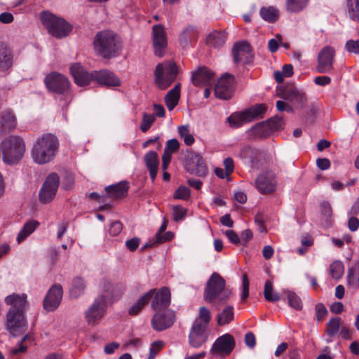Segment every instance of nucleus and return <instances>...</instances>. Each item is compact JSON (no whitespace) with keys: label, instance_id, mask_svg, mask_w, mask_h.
<instances>
[{"label":"nucleus","instance_id":"obj_62","mask_svg":"<svg viewBox=\"0 0 359 359\" xmlns=\"http://www.w3.org/2000/svg\"><path fill=\"white\" fill-rule=\"evenodd\" d=\"M266 122L270 123V126L273 130H277L282 126L283 118L280 116H275Z\"/></svg>","mask_w":359,"mask_h":359},{"label":"nucleus","instance_id":"obj_34","mask_svg":"<svg viewBox=\"0 0 359 359\" xmlns=\"http://www.w3.org/2000/svg\"><path fill=\"white\" fill-rule=\"evenodd\" d=\"M257 154V151L250 146H244L239 152V156L244 161V163L250 165L252 168H258L255 162Z\"/></svg>","mask_w":359,"mask_h":359},{"label":"nucleus","instance_id":"obj_1","mask_svg":"<svg viewBox=\"0 0 359 359\" xmlns=\"http://www.w3.org/2000/svg\"><path fill=\"white\" fill-rule=\"evenodd\" d=\"M59 148L57 137L53 134H46L38 137L31 150V156L37 164H45L51 161Z\"/></svg>","mask_w":359,"mask_h":359},{"label":"nucleus","instance_id":"obj_32","mask_svg":"<svg viewBox=\"0 0 359 359\" xmlns=\"http://www.w3.org/2000/svg\"><path fill=\"white\" fill-rule=\"evenodd\" d=\"M181 84L177 83L165 96V102L169 111H172L178 104L180 97Z\"/></svg>","mask_w":359,"mask_h":359},{"label":"nucleus","instance_id":"obj_4","mask_svg":"<svg viewBox=\"0 0 359 359\" xmlns=\"http://www.w3.org/2000/svg\"><path fill=\"white\" fill-rule=\"evenodd\" d=\"M25 151V142L20 136L10 135L1 142L2 160L6 164H17L22 158Z\"/></svg>","mask_w":359,"mask_h":359},{"label":"nucleus","instance_id":"obj_9","mask_svg":"<svg viewBox=\"0 0 359 359\" xmlns=\"http://www.w3.org/2000/svg\"><path fill=\"white\" fill-rule=\"evenodd\" d=\"M277 96L290 102L295 107L299 109L304 108L308 102L306 93L292 84L278 87Z\"/></svg>","mask_w":359,"mask_h":359},{"label":"nucleus","instance_id":"obj_21","mask_svg":"<svg viewBox=\"0 0 359 359\" xmlns=\"http://www.w3.org/2000/svg\"><path fill=\"white\" fill-rule=\"evenodd\" d=\"M62 294V287L60 285H53L44 298L43 303L44 309L48 311H55L61 302Z\"/></svg>","mask_w":359,"mask_h":359},{"label":"nucleus","instance_id":"obj_27","mask_svg":"<svg viewBox=\"0 0 359 359\" xmlns=\"http://www.w3.org/2000/svg\"><path fill=\"white\" fill-rule=\"evenodd\" d=\"M26 294H11L6 297L4 301L7 305H10L9 310H13L16 312L22 311L25 313V309L28 302Z\"/></svg>","mask_w":359,"mask_h":359},{"label":"nucleus","instance_id":"obj_12","mask_svg":"<svg viewBox=\"0 0 359 359\" xmlns=\"http://www.w3.org/2000/svg\"><path fill=\"white\" fill-rule=\"evenodd\" d=\"M44 83L50 92L67 95L69 90V82L63 75L57 72H52L44 78Z\"/></svg>","mask_w":359,"mask_h":359},{"label":"nucleus","instance_id":"obj_33","mask_svg":"<svg viewBox=\"0 0 359 359\" xmlns=\"http://www.w3.org/2000/svg\"><path fill=\"white\" fill-rule=\"evenodd\" d=\"M16 125V116L11 110L7 109L1 113L0 122V132H1L3 129H14L15 128Z\"/></svg>","mask_w":359,"mask_h":359},{"label":"nucleus","instance_id":"obj_15","mask_svg":"<svg viewBox=\"0 0 359 359\" xmlns=\"http://www.w3.org/2000/svg\"><path fill=\"white\" fill-rule=\"evenodd\" d=\"M207 326L199 320H194L189 334V344L194 348H198L206 342L208 337Z\"/></svg>","mask_w":359,"mask_h":359},{"label":"nucleus","instance_id":"obj_54","mask_svg":"<svg viewBox=\"0 0 359 359\" xmlns=\"http://www.w3.org/2000/svg\"><path fill=\"white\" fill-rule=\"evenodd\" d=\"M190 196L189 189L184 186H180L175 193V198L187 200Z\"/></svg>","mask_w":359,"mask_h":359},{"label":"nucleus","instance_id":"obj_7","mask_svg":"<svg viewBox=\"0 0 359 359\" xmlns=\"http://www.w3.org/2000/svg\"><path fill=\"white\" fill-rule=\"evenodd\" d=\"M266 110L264 104H255L243 111L233 113L227 118V122L230 127L237 128L256 118H262Z\"/></svg>","mask_w":359,"mask_h":359},{"label":"nucleus","instance_id":"obj_36","mask_svg":"<svg viewBox=\"0 0 359 359\" xmlns=\"http://www.w3.org/2000/svg\"><path fill=\"white\" fill-rule=\"evenodd\" d=\"M226 41V34L222 32L214 31L206 38V43L210 47L219 48L222 47Z\"/></svg>","mask_w":359,"mask_h":359},{"label":"nucleus","instance_id":"obj_11","mask_svg":"<svg viewBox=\"0 0 359 359\" xmlns=\"http://www.w3.org/2000/svg\"><path fill=\"white\" fill-rule=\"evenodd\" d=\"M60 184L59 175L50 173L46 178L39 191V200L42 203H48L55 198Z\"/></svg>","mask_w":359,"mask_h":359},{"label":"nucleus","instance_id":"obj_43","mask_svg":"<svg viewBox=\"0 0 359 359\" xmlns=\"http://www.w3.org/2000/svg\"><path fill=\"white\" fill-rule=\"evenodd\" d=\"M309 0H286V10L290 13H298L304 9Z\"/></svg>","mask_w":359,"mask_h":359},{"label":"nucleus","instance_id":"obj_50","mask_svg":"<svg viewBox=\"0 0 359 359\" xmlns=\"http://www.w3.org/2000/svg\"><path fill=\"white\" fill-rule=\"evenodd\" d=\"M210 320L211 316L209 309L205 306L201 307L199 309V317L195 320H199L202 325L208 327Z\"/></svg>","mask_w":359,"mask_h":359},{"label":"nucleus","instance_id":"obj_30","mask_svg":"<svg viewBox=\"0 0 359 359\" xmlns=\"http://www.w3.org/2000/svg\"><path fill=\"white\" fill-rule=\"evenodd\" d=\"M144 161L149 171L151 179L154 181L156 177L159 165L157 153L154 151L147 152L144 156Z\"/></svg>","mask_w":359,"mask_h":359},{"label":"nucleus","instance_id":"obj_45","mask_svg":"<svg viewBox=\"0 0 359 359\" xmlns=\"http://www.w3.org/2000/svg\"><path fill=\"white\" fill-rule=\"evenodd\" d=\"M264 295L268 302H277L280 299V296L273 292V284L271 280H266L264 284Z\"/></svg>","mask_w":359,"mask_h":359},{"label":"nucleus","instance_id":"obj_16","mask_svg":"<svg viewBox=\"0 0 359 359\" xmlns=\"http://www.w3.org/2000/svg\"><path fill=\"white\" fill-rule=\"evenodd\" d=\"M233 62L236 64H250L253 55L250 45L245 41L236 43L232 48Z\"/></svg>","mask_w":359,"mask_h":359},{"label":"nucleus","instance_id":"obj_28","mask_svg":"<svg viewBox=\"0 0 359 359\" xmlns=\"http://www.w3.org/2000/svg\"><path fill=\"white\" fill-rule=\"evenodd\" d=\"M213 73L208 68L203 67L193 72L191 81L194 86H207L210 85L214 80Z\"/></svg>","mask_w":359,"mask_h":359},{"label":"nucleus","instance_id":"obj_42","mask_svg":"<svg viewBox=\"0 0 359 359\" xmlns=\"http://www.w3.org/2000/svg\"><path fill=\"white\" fill-rule=\"evenodd\" d=\"M86 284L84 280L81 278H76L72 280V287L70 288V295L73 298H78L84 292Z\"/></svg>","mask_w":359,"mask_h":359},{"label":"nucleus","instance_id":"obj_64","mask_svg":"<svg viewBox=\"0 0 359 359\" xmlns=\"http://www.w3.org/2000/svg\"><path fill=\"white\" fill-rule=\"evenodd\" d=\"M315 84L320 86H325L331 83V78L327 76H319L314 79Z\"/></svg>","mask_w":359,"mask_h":359},{"label":"nucleus","instance_id":"obj_29","mask_svg":"<svg viewBox=\"0 0 359 359\" xmlns=\"http://www.w3.org/2000/svg\"><path fill=\"white\" fill-rule=\"evenodd\" d=\"M129 187L127 181H122L105 188L107 194L109 198L114 199L125 197L127 195Z\"/></svg>","mask_w":359,"mask_h":359},{"label":"nucleus","instance_id":"obj_44","mask_svg":"<svg viewBox=\"0 0 359 359\" xmlns=\"http://www.w3.org/2000/svg\"><path fill=\"white\" fill-rule=\"evenodd\" d=\"M233 306H226L217 316V323L220 326L229 324L233 319Z\"/></svg>","mask_w":359,"mask_h":359},{"label":"nucleus","instance_id":"obj_58","mask_svg":"<svg viewBox=\"0 0 359 359\" xmlns=\"http://www.w3.org/2000/svg\"><path fill=\"white\" fill-rule=\"evenodd\" d=\"M187 210L184 208L176 205L173 207V219L175 221L178 222L182 220L186 215Z\"/></svg>","mask_w":359,"mask_h":359},{"label":"nucleus","instance_id":"obj_59","mask_svg":"<svg viewBox=\"0 0 359 359\" xmlns=\"http://www.w3.org/2000/svg\"><path fill=\"white\" fill-rule=\"evenodd\" d=\"M249 295V281L246 274H243L242 277V292L241 299L243 301L248 298Z\"/></svg>","mask_w":359,"mask_h":359},{"label":"nucleus","instance_id":"obj_52","mask_svg":"<svg viewBox=\"0 0 359 359\" xmlns=\"http://www.w3.org/2000/svg\"><path fill=\"white\" fill-rule=\"evenodd\" d=\"M101 294H104L106 297V303L107 304V300L112 299L116 297L114 294V285L110 283H104L102 289V293Z\"/></svg>","mask_w":359,"mask_h":359},{"label":"nucleus","instance_id":"obj_22","mask_svg":"<svg viewBox=\"0 0 359 359\" xmlns=\"http://www.w3.org/2000/svg\"><path fill=\"white\" fill-rule=\"evenodd\" d=\"M151 308L157 311L167 309L170 304L171 294L170 290L166 287H163L155 292L152 296Z\"/></svg>","mask_w":359,"mask_h":359},{"label":"nucleus","instance_id":"obj_23","mask_svg":"<svg viewBox=\"0 0 359 359\" xmlns=\"http://www.w3.org/2000/svg\"><path fill=\"white\" fill-rule=\"evenodd\" d=\"M175 322V314L170 311L157 312L152 318L151 325L156 331H162L171 327Z\"/></svg>","mask_w":359,"mask_h":359},{"label":"nucleus","instance_id":"obj_56","mask_svg":"<svg viewBox=\"0 0 359 359\" xmlns=\"http://www.w3.org/2000/svg\"><path fill=\"white\" fill-rule=\"evenodd\" d=\"M123 229V225L119 221H114L111 223L109 228V233L111 236H116L118 235Z\"/></svg>","mask_w":359,"mask_h":359},{"label":"nucleus","instance_id":"obj_10","mask_svg":"<svg viewBox=\"0 0 359 359\" xmlns=\"http://www.w3.org/2000/svg\"><path fill=\"white\" fill-rule=\"evenodd\" d=\"M6 329L14 337L22 334L27 330V323L25 313L8 310L6 315Z\"/></svg>","mask_w":359,"mask_h":359},{"label":"nucleus","instance_id":"obj_6","mask_svg":"<svg viewBox=\"0 0 359 359\" xmlns=\"http://www.w3.org/2000/svg\"><path fill=\"white\" fill-rule=\"evenodd\" d=\"M178 74V67L173 61L159 63L154 72L155 82L159 88L166 89L176 79Z\"/></svg>","mask_w":359,"mask_h":359},{"label":"nucleus","instance_id":"obj_46","mask_svg":"<svg viewBox=\"0 0 359 359\" xmlns=\"http://www.w3.org/2000/svg\"><path fill=\"white\" fill-rule=\"evenodd\" d=\"M283 293L286 295L290 306L298 311L302 310L303 305L299 297L289 290H285Z\"/></svg>","mask_w":359,"mask_h":359},{"label":"nucleus","instance_id":"obj_8","mask_svg":"<svg viewBox=\"0 0 359 359\" xmlns=\"http://www.w3.org/2000/svg\"><path fill=\"white\" fill-rule=\"evenodd\" d=\"M107 304L104 294H100L84 312V318L87 325L95 327L100 323L106 314Z\"/></svg>","mask_w":359,"mask_h":359},{"label":"nucleus","instance_id":"obj_25","mask_svg":"<svg viewBox=\"0 0 359 359\" xmlns=\"http://www.w3.org/2000/svg\"><path fill=\"white\" fill-rule=\"evenodd\" d=\"M198 31L194 25H187L179 34L178 41L183 48H187L196 43L198 39Z\"/></svg>","mask_w":359,"mask_h":359},{"label":"nucleus","instance_id":"obj_37","mask_svg":"<svg viewBox=\"0 0 359 359\" xmlns=\"http://www.w3.org/2000/svg\"><path fill=\"white\" fill-rule=\"evenodd\" d=\"M13 64L11 51L6 48H0V73L8 72Z\"/></svg>","mask_w":359,"mask_h":359},{"label":"nucleus","instance_id":"obj_63","mask_svg":"<svg viewBox=\"0 0 359 359\" xmlns=\"http://www.w3.org/2000/svg\"><path fill=\"white\" fill-rule=\"evenodd\" d=\"M140 238L134 237L131 239L126 241V245L130 251L133 252L137 248V247L140 245Z\"/></svg>","mask_w":359,"mask_h":359},{"label":"nucleus","instance_id":"obj_38","mask_svg":"<svg viewBox=\"0 0 359 359\" xmlns=\"http://www.w3.org/2000/svg\"><path fill=\"white\" fill-rule=\"evenodd\" d=\"M345 8L351 20L359 22V0H345Z\"/></svg>","mask_w":359,"mask_h":359},{"label":"nucleus","instance_id":"obj_55","mask_svg":"<svg viewBox=\"0 0 359 359\" xmlns=\"http://www.w3.org/2000/svg\"><path fill=\"white\" fill-rule=\"evenodd\" d=\"M345 49L354 54H359V40H348L345 45Z\"/></svg>","mask_w":359,"mask_h":359},{"label":"nucleus","instance_id":"obj_17","mask_svg":"<svg viewBox=\"0 0 359 359\" xmlns=\"http://www.w3.org/2000/svg\"><path fill=\"white\" fill-rule=\"evenodd\" d=\"M152 39L154 53L158 57L164 55L168 41L165 29L162 25H155L152 27Z\"/></svg>","mask_w":359,"mask_h":359},{"label":"nucleus","instance_id":"obj_26","mask_svg":"<svg viewBox=\"0 0 359 359\" xmlns=\"http://www.w3.org/2000/svg\"><path fill=\"white\" fill-rule=\"evenodd\" d=\"M95 80L100 85L116 87L121 85L120 79L111 72L107 69L94 72Z\"/></svg>","mask_w":359,"mask_h":359},{"label":"nucleus","instance_id":"obj_61","mask_svg":"<svg viewBox=\"0 0 359 359\" xmlns=\"http://www.w3.org/2000/svg\"><path fill=\"white\" fill-rule=\"evenodd\" d=\"M173 238V233L171 231L166 233L157 232L156 234V242L158 243H162L168 241H170Z\"/></svg>","mask_w":359,"mask_h":359},{"label":"nucleus","instance_id":"obj_2","mask_svg":"<svg viewBox=\"0 0 359 359\" xmlns=\"http://www.w3.org/2000/svg\"><path fill=\"white\" fill-rule=\"evenodd\" d=\"M96 52L103 58H111L118 56L122 48L118 36L111 30H103L96 34L94 41Z\"/></svg>","mask_w":359,"mask_h":359},{"label":"nucleus","instance_id":"obj_47","mask_svg":"<svg viewBox=\"0 0 359 359\" xmlns=\"http://www.w3.org/2000/svg\"><path fill=\"white\" fill-rule=\"evenodd\" d=\"M344 271V264L340 261H334L330 266V274L334 279L340 278Z\"/></svg>","mask_w":359,"mask_h":359},{"label":"nucleus","instance_id":"obj_57","mask_svg":"<svg viewBox=\"0 0 359 359\" xmlns=\"http://www.w3.org/2000/svg\"><path fill=\"white\" fill-rule=\"evenodd\" d=\"M316 316L318 321L322 320L327 314L326 307L321 303H318L315 306Z\"/></svg>","mask_w":359,"mask_h":359},{"label":"nucleus","instance_id":"obj_3","mask_svg":"<svg viewBox=\"0 0 359 359\" xmlns=\"http://www.w3.org/2000/svg\"><path fill=\"white\" fill-rule=\"evenodd\" d=\"M231 295V291L226 288L225 280L217 272L210 276L204 289L203 298L214 304H224Z\"/></svg>","mask_w":359,"mask_h":359},{"label":"nucleus","instance_id":"obj_53","mask_svg":"<svg viewBox=\"0 0 359 359\" xmlns=\"http://www.w3.org/2000/svg\"><path fill=\"white\" fill-rule=\"evenodd\" d=\"M163 346V342L161 341H156L151 345L149 349V354L148 359H154L158 353L161 351Z\"/></svg>","mask_w":359,"mask_h":359},{"label":"nucleus","instance_id":"obj_49","mask_svg":"<svg viewBox=\"0 0 359 359\" xmlns=\"http://www.w3.org/2000/svg\"><path fill=\"white\" fill-rule=\"evenodd\" d=\"M180 137L183 139L185 144L190 146L194 142V137L190 133L188 126H181L178 128Z\"/></svg>","mask_w":359,"mask_h":359},{"label":"nucleus","instance_id":"obj_14","mask_svg":"<svg viewBox=\"0 0 359 359\" xmlns=\"http://www.w3.org/2000/svg\"><path fill=\"white\" fill-rule=\"evenodd\" d=\"M186 170L192 175L205 177L208 173V168L203 157L194 151L187 152L186 156Z\"/></svg>","mask_w":359,"mask_h":359},{"label":"nucleus","instance_id":"obj_39","mask_svg":"<svg viewBox=\"0 0 359 359\" xmlns=\"http://www.w3.org/2000/svg\"><path fill=\"white\" fill-rule=\"evenodd\" d=\"M39 223L35 220H29L24 224L22 229L19 232L17 236V241L18 243L24 241L27 236L32 233Z\"/></svg>","mask_w":359,"mask_h":359},{"label":"nucleus","instance_id":"obj_60","mask_svg":"<svg viewBox=\"0 0 359 359\" xmlns=\"http://www.w3.org/2000/svg\"><path fill=\"white\" fill-rule=\"evenodd\" d=\"M180 148V143L177 139H171L167 141L164 150L168 152L175 153L178 151Z\"/></svg>","mask_w":359,"mask_h":359},{"label":"nucleus","instance_id":"obj_41","mask_svg":"<svg viewBox=\"0 0 359 359\" xmlns=\"http://www.w3.org/2000/svg\"><path fill=\"white\" fill-rule=\"evenodd\" d=\"M347 281L349 285L355 288H359V261L348 269Z\"/></svg>","mask_w":359,"mask_h":359},{"label":"nucleus","instance_id":"obj_35","mask_svg":"<svg viewBox=\"0 0 359 359\" xmlns=\"http://www.w3.org/2000/svg\"><path fill=\"white\" fill-rule=\"evenodd\" d=\"M273 131L267 122H262L252 126L248 133L250 135L264 138L269 136Z\"/></svg>","mask_w":359,"mask_h":359},{"label":"nucleus","instance_id":"obj_48","mask_svg":"<svg viewBox=\"0 0 359 359\" xmlns=\"http://www.w3.org/2000/svg\"><path fill=\"white\" fill-rule=\"evenodd\" d=\"M341 318L335 317L331 318L327 325L326 333L330 337L334 336L340 328Z\"/></svg>","mask_w":359,"mask_h":359},{"label":"nucleus","instance_id":"obj_31","mask_svg":"<svg viewBox=\"0 0 359 359\" xmlns=\"http://www.w3.org/2000/svg\"><path fill=\"white\" fill-rule=\"evenodd\" d=\"M154 292L155 289H151L143 294L133 306L129 308L128 314L133 316L137 315L142 310L144 306L149 303Z\"/></svg>","mask_w":359,"mask_h":359},{"label":"nucleus","instance_id":"obj_24","mask_svg":"<svg viewBox=\"0 0 359 359\" xmlns=\"http://www.w3.org/2000/svg\"><path fill=\"white\" fill-rule=\"evenodd\" d=\"M70 72L74 79L75 83L81 86H87L91 81L95 80L94 72L89 73L78 63L71 66Z\"/></svg>","mask_w":359,"mask_h":359},{"label":"nucleus","instance_id":"obj_40","mask_svg":"<svg viewBox=\"0 0 359 359\" xmlns=\"http://www.w3.org/2000/svg\"><path fill=\"white\" fill-rule=\"evenodd\" d=\"M260 15L265 21L269 23H273L278 20L279 13L278 9L275 7H263L260 10Z\"/></svg>","mask_w":359,"mask_h":359},{"label":"nucleus","instance_id":"obj_51","mask_svg":"<svg viewBox=\"0 0 359 359\" xmlns=\"http://www.w3.org/2000/svg\"><path fill=\"white\" fill-rule=\"evenodd\" d=\"M155 121V115L154 114H147L146 113H144L143 114V118H142V123L140 126V129L143 133L147 132L150 127L151 126L152 123Z\"/></svg>","mask_w":359,"mask_h":359},{"label":"nucleus","instance_id":"obj_5","mask_svg":"<svg viewBox=\"0 0 359 359\" xmlns=\"http://www.w3.org/2000/svg\"><path fill=\"white\" fill-rule=\"evenodd\" d=\"M40 20L48 33L56 38L65 37L72 30V26L64 19L48 11L41 13Z\"/></svg>","mask_w":359,"mask_h":359},{"label":"nucleus","instance_id":"obj_18","mask_svg":"<svg viewBox=\"0 0 359 359\" xmlns=\"http://www.w3.org/2000/svg\"><path fill=\"white\" fill-rule=\"evenodd\" d=\"M236 346L233 337L230 334H225L218 337L212 344L210 353L213 355H229Z\"/></svg>","mask_w":359,"mask_h":359},{"label":"nucleus","instance_id":"obj_13","mask_svg":"<svg viewBox=\"0 0 359 359\" xmlns=\"http://www.w3.org/2000/svg\"><path fill=\"white\" fill-rule=\"evenodd\" d=\"M334 49L329 46L322 48L318 55L316 71L320 74H330L334 69Z\"/></svg>","mask_w":359,"mask_h":359},{"label":"nucleus","instance_id":"obj_19","mask_svg":"<svg viewBox=\"0 0 359 359\" xmlns=\"http://www.w3.org/2000/svg\"><path fill=\"white\" fill-rule=\"evenodd\" d=\"M233 76L226 74L218 79L215 87V96L219 99L228 100L233 93Z\"/></svg>","mask_w":359,"mask_h":359},{"label":"nucleus","instance_id":"obj_20","mask_svg":"<svg viewBox=\"0 0 359 359\" xmlns=\"http://www.w3.org/2000/svg\"><path fill=\"white\" fill-rule=\"evenodd\" d=\"M256 187L262 194H269L275 191L277 182L275 175L271 171L261 173L255 182Z\"/></svg>","mask_w":359,"mask_h":359}]
</instances>
